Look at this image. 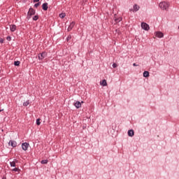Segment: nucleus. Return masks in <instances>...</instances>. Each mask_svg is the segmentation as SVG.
Segmentation results:
<instances>
[{
	"instance_id": "18",
	"label": "nucleus",
	"mask_w": 179,
	"mask_h": 179,
	"mask_svg": "<svg viewBox=\"0 0 179 179\" xmlns=\"http://www.w3.org/2000/svg\"><path fill=\"white\" fill-rule=\"evenodd\" d=\"M29 104H30V101H29V100L23 103L24 107H27V106H29Z\"/></svg>"
},
{
	"instance_id": "30",
	"label": "nucleus",
	"mask_w": 179,
	"mask_h": 179,
	"mask_svg": "<svg viewBox=\"0 0 179 179\" xmlns=\"http://www.w3.org/2000/svg\"><path fill=\"white\" fill-rule=\"evenodd\" d=\"M133 66H138V64H136V63H134Z\"/></svg>"
},
{
	"instance_id": "15",
	"label": "nucleus",
	"mask_w": 179,
	"mask_h": 179,
	"mask_svg": "<svg viewBox=\"0 0 179 179\" xmlns=\"http://www.w3.org/2000/svg\"><path fill=\"white\" fill-rule=\"evenodd\" d=\"M16 162V159H14V161L10 162V165L11 167H16V162Z\"/></svg>"
},
{
	"instance_id": "24",
	"label": "nucleus",
	"mask_w": 179,
	"mask_h": 179,
	"mask_svg": "<svg viewBox=\"0 0 179 179\" xmlns=\"http://www.w3.org/2000/svg\"><path fill=\"white\" fill-rule=\"evenodd\" d=\"M71 38H72V36L69 35V36H67V38H66L67 41H69V40H71Z\"/></svg>"
},
{
	"instance_id": "3",
	"label": "nucleus",
	"mask_w": 179,
	"mask_h": 179,
	"mask_svg": "<svg viewBox=\"0 0 179 179\" xmlns=\"http://www.w3.org/2000/svg\"><path fill=\"white\" fill-rule=\"evenodd\" d=\"M155 36L158 37V38H163L164 34L162 31H157L155 32Z\"/></svg>"
},
{
	"instance_id": "8",
	"label": "nucleus",
	"mask_w": 179,
	"mask_h": 179,
	"mask_svg": "<svg viewBox=\"0 0 179 179\" xmlns=\"http://www.w3.org/2000/svg\"><path fill=\"white\" fill-rule=\"evenodd\" d=\"M139 9H140L139 6H138V4H135V5L133 6V9H130V11H132V12H138V10H139Z\"/></svg>"
},
{
	"instance_id": "4",
	"label": "nucleus",
	"mask_w": 179,
	"mask_h": 179,
	"mask_svg": "<svg viewBox=\"0 0 179 179\" xmlns=\"http://www.w3.org/2000/svg\"><path fill=\"white\" fill-rule=\"evenodd\" d=\"M8 145H9L10 146H12V148H16V146H17V143H16V141H15L10 140V141L8 142Z\"/></svg>"
},
{
	"instance_id": "14",
	"label": "nucleus",
	"mask_w": 179,
	"mask_h": 179,
	"mask_svg": "<svg viewBox=\"0 0 179 179\" xmlns=\"http://www.w3.org/2000/svg\"><path fill=\"white\" fill-rule=\"evenodd\" d=\"M10 31H16V26L15 24H12L10 26Z\"/></svg>"
},
{
	"instance_id": "33",
	"label": "nucleus",
	"mask_w": 179,
	"mask_h": 179,
	"mask_svg": "<svg viewBox=\"0 0 179 179\" xmlns=\"http://www.w3.org/2000/svg\"><path fill=\"white\" fill-rule=\"evenodd\" d=\"M1 111H3V110H0V113H1Z\"/></svg>"
},
{
	"instance_id": "34",
	"label": "nucleus",
	"mask_w": 179,
	"mask_h": 179,
	"mask_svg": "<svg viewBox=\"0 0 179 179\" xmlns=\"http://www.w3.org/2000/svg\"><path fill=\"white\" fill-rule=\"evenodd\" d=\"M3 179H6V178H3Z\"/></svg>"
},
{
	"instance_id": "1",
	"label": "nucleus",
	"mask_w": 179,
	"mask_h": 179,
	"mask_svg": "<svg viewBox=\"0 0 179 179\" xmlns=\"http://www.w3.org/2000/svg\"><path fill=\"white\" fill-rule=\"evenodd\" d=\"M159 6L163 10H169V4L166 1L159 3Z\"/></svg>"
},
{
	"instance_id": "12",
	"label": "nucleus",
	"mask_w": 179,
	"mask_h": 179,
	"mask_svg": "<svg viewBox=\"0 0 179 179\" xmlns=\"http://www.w3.org/2000/svg\"><path fill=\"white\" fill-rule=\"evenodd\" d=\"M42 8H43L44 10H48V3H44L42 5Z\"/></svg>"
},
{
	"instance_id": "19",
	"label": "nucleus",
	"mask_w": 179,
	"mask_h": 179,
	"mask_svg": "<svg viewBox=\"0 0 179 179\" xmlns=\"http://www.w3.org/2000/svg\"><path fill=\"white\" fill-rule=\"evenodd\" d=\"M65 16H66V15L64 13H62L59 15V17H61V19H64V17H65Z\"/></svg>"
},
{
	"instance_id": "16",
	"label": "nucleus",
	"mask_w": 179,
	"mask_h": 179,
	"mask_svg": "<svg viewBox=\"0 0 179 179\" xmlns=\"http://www.w3.org/2000/svg\"><path fill=\"white\" fill-rule=\"evenodd\" d=\"M143 77L144 78H149V71H144L143 72Z\"/></svg>"
},
{
	"instance_id": "21",
	"label": "nucleus",
	"mask_w": 179,
	"mask_h": 179,
	"mask_svg": "<svg viewBox=\"0 0 179 179\" xmlns=\"http://www.w3.org/2000/svg\"><path fill=\"white\" fill-rule=\"evenodd\" d=\"M48 163V160L44 159L41 161V164H47Z\"/></svg>"
},
{
	"instance_id": "17",
	"label": "nucleus",
	"mask_w": 179,
	"mask_h": 179,
	"mask_svg": "<svg viewBox=\"0 0 179 179\" xmlns=\"http://www.w3.org/2000/svg\"><path fill=\"white\" fill-rule=\"evenodd\" d=\"M101 85L102 86H106L107 85V80H103L102 82H101Z\"/></svg>"
},
{
	"instance_id": "20",
	"label": "nucleus",
	"mask_w": 179,
	"mask_h": 179,
	"mask_svg": "<svg viewBox=\"0 0 179 179\" xmlns=\"http://www.w3.org/2000/svg\"><path fill=\"white\" fill-rule=\"evenodd\" d=\"M14 65L15 66H19V65H20V62L19 61H15L14 62Z\"/></svg>"
},
{
	"instance_id": "7",
	"label": "nucleus",
	"mask_w": 179,
	"mask_h": 179,
	"mask_svg": "<svg viewBox=\"0 0 179 179\" xmlns=\"http://www.w3.org/2000/svg\"><path fill=\"white\" fill-rule=\"evenodd\" d=\"M33 15H36V10L34 9H33L32 8H30L28 11V15L33 16Z\"/></svg>"
},
{
	"instance_id": "25",
	"label": "nucleus",
	"mask_w": 179,
	"mask_h": 179,
	"mask_svg": "<svg viewBox=\"0 0 179 179\" xmlns=\"http://www.w3.org/2000/svg\"><path fill=\"white\" fill-rule=\"evenodd\" d=\"M40 124H41V122H40V119H37L36 120V125H40Z\"/></svg>"
},
{
	"instance_id": "10",
	"label": "nucleus",
	"mask_w": 179,
	"mask_h": 179,
	"mask_svg": "<svg viewBox=\"0 0 179 179\" xmlns=\"http://www.w3.org/2000/svg\"><path fill=\"white\" fill-rule=\"evenodd\" d=\"M127 135H128V136H130L131 138H132V136H134V135H135V131H134V130H132V129H130L128 131Z\"/></svg>"
},
{
	"instance_id": "9",
	"label": "nucleus",
	"mask_w": 179,
	"mask_h": 179,
	"mask_svg": "<svg viewBox=\"0 0 179 179\" xmlns=\"http://www.w3.org/2000/svg\"><path fill=\"white\" fill-rule=\"evenodd\" d=\"M75 24H76L75 22H71L67 29V31H71V30H72L73 29V27H75Z\"/></svg>"
},
{
	"instance_id": "11",
	"label": "nucleus",
	"mask_w": 179,
	"mask_h": 179,
	"mask_svg": "<svg viewBox=\"0 0 179 179\" xmlns=\"http://www.w3.org/2000/svg\"><path fill=\"white\" fill-rule=\"evenodd\" d=\"M74 106L76 107V108H80V107H82V103H80V101H77L75 103Z\"/></svg>"
},
{
	"instance_id": "29",
	"label": "nucleus",
	"mask_w": 179,
	"mask_h": 179,
	"mask_svg": "<svg viewBox=\"0 0 179 179\" xmlns=\"http://www.w3.org/2000/svg\"><path fill=\"white\" fill-rule=\"evenodd\" d=\"M0 43H3V38H0Z\"/></svg>"
},
{
	"instance_id": "27",
	"label": "nucleus",
	"mask_w": 179,
	"mask_h": 179,
	"mask_svg": "<svg viewBox=\"0 0 179 179\" xmlns=\"http://www.w3.org/2000/svg\"><path fill=\"white\" fill-rule=\"evenodd\" d=\"M112 66L113 68H117V64L114 63Z\"/></svg>"
},
{
	"instance_id": "31",
	"label": "nucleus",
	"mask_w": 179,
	"mask_h": 179,
	"mask_svg": "<svg viewBox=\"0 0 179 179\" xmlns=\"http://www.w3.org/2000/svg\"><path fill=\"white\" fill-rule=\"evenodd\" d=\"M34 2H40V0H34Z\"/></svg>"
},
{
	"instance_id": "28",
	"label": "nucleus",
	"mask_w": 179,
	"mask_h": 179,
	"mask_svg": "<svg viewBox=\"0 0 179 179\" xmlns=\"http://www.w3.org/2000/svg\"><path fill=\"white\" fill-rule=\"evenodd\" d=\"M13 171H19V169H17V168H14V169H13Z\"/></svg>"
},
{
	"instance_id": "6",
	"label": "nucleus",
	"mask_w": 179,
	"mask_h": 179,
	"mask_svg": "<svg viewBox=\"0 0 179 179\" xmlns=\"http://www.w3.org/2000/svg\"><path fill=\"white\" fill-rule=\"evenodd\" d=\"M47 57V52H44L38 55V59H44Z\"/></svg>"
},
{
	"instance_id": "2",
	"label": "nucleus",
	"mask_w": 179,
	"mask_h": 179,
	"mask_svg": "<svg viewBox=\"0 0 179 179\" xmlns=\"http://www.w3.org/2000/svg\"><path fill=\"white\" fill-rule=\"evenodd\" d=\"M141 28L143 29V30L148 31L149 29V24H148L146 22H142L141 23Z\"/></svg>"
},
{
	"instance_id": "32",
	"label": "nucleus",
	"mask_w": 179,
	"mask_h": 179,
	"mask_svg": "<svg viewBox=\"0 0 179 179\" xmlns=\"http://www.w3.org/2000/svg\"><path fill=\"white\" fill-rule=\"evenodd\" d=\"M27 0H23L24 2H26Z\"/></svg>"
},
{
	"instance_id": "5",
	"label": "nucleus",
	"mask_w": 179,
	"mask_h": 179,
	"mask_svg": "<svg viewBox=\"0 0 179 179\" xmlns=\"http://www.w3.org/2000/svg\"><path fill=\"white\" fill-rule=\"evenodd\" d=\"M29 143H23L22 144V150H27V149H29Z\"/></svg>"
},
{
	"instance_id": "26",
	"label": "nucleus",
	"mask_w": 179,
	"mask_h": 179,
	"mask_svg": "<svg viewBox=\"0 0 179 179\" xmlns=\"http://www.w3.org/2000/svg\"><path fill=\"white\" fill-rule=\"evenodd\" d=\"M6 40H8V41H10V40H12V37L8 36L6 37Z\"/></svg>"
},
{
	"instance_id": "22",
	"label": "nucleus",
	"mask_w": 179,
	"mask_h": 179,
	"mask_svg": "<svg viewBox=\"0 0 179 179\" xmlns=\"http://www.w3.org/2000/svg\"><path fill=\"white\" fill-rule=\"evenodd\" d=\"M40 5H41L40 2L36 3L34 4V8H38V6H40Z\"/></svg>"
},
{
	"instance_id": "23",
	"label": "nucleus",
	"mask_w": 179,
	"mask_h": 179,
	"mask_svg": "<svg viewBox=\"0 0 179 179\" xmlns=\"http://www.w3.org/2000/svg\"><path fill=\"white\" fill-rule=\"evenodd\" d=\"M33 20H38V15L34 16Z\"/></svg>"
},
{
	"instance_id": "13",
	"label": "nucleus",
	"mask_w": 179,
	"mask_h": 179,
	"mask_svg": "<svg viewBox=\"0 0 179 179\" xmlns=\"http://www.w3.org/2000/svg\"><path fill=\"white\" fill-rule=\"evenodd\" d=\"M117 15H115V23H120L121 20H122V17H120L118 18H116Z\"/></svg>"
}]
</instances>
